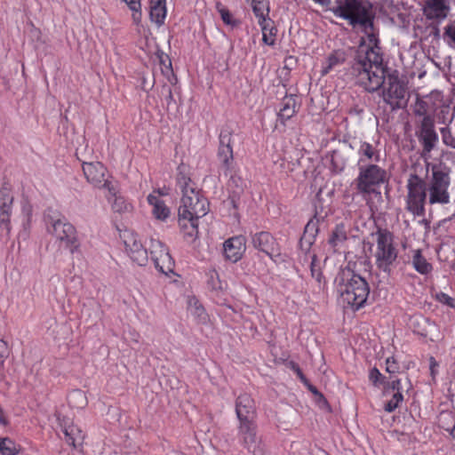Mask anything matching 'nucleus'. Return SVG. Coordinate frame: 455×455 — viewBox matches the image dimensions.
<instances>
[{
  "mask_svg": "<svg viewBox=\"0 0 455 455\" xmlns=\"http://www.w3.org/2000/svg\"><path fill=\"white\" fill-rule=\"evenodd\" d=\"M207 283L208 286L216 291H223L226 287V284L220 280L219 274L214 270L210 272Z\"/></svg>",
  "mask_w": 455,
  "mask_h": 455,
  "instance_id": "ea45409f",
  "label": "nucleus"
},
{
  "mask_svg": "<svg viewBox=\"0 0 455 455\" xmlns=\"http://www.w3.org/2000/svg\"><path fill=\"white\" fill-rule=\"evenodd\" d=\"M188 310L198 323H205L207 322L208 315L196 297H189L188 299Z\"/></svg>",
  "mask_w": 455,
  "mask_h": 455,
  "instance_id": "c85d7f7f",
  "label": "nucleus"
},
{
  "mask_svg": "<svg viewBox=\"0 0 455 455\" xmlns=\"http://www.w3.org/2000/svg\"><path fill=\"white\" fill-rule=\"evenodd\" d=\"M132 12V20L138 24L141 20V4L140 0H123Z\"/></svg>",
  "mask_w": 455,
  "mask_h": 455,
  "instance_id": "4c0bfd02",
  "label": "nucleus"
},
{
  "mask_svg": "<svg viewBox=\"0 0 455 455\" xmlns=\"http://www.w3.org/2000/svg\"><path fill=\"white\" fill-rule=\"evenodd\" d=\"M293 369L294 371H296L297 375L299 376V378L304 382V383H307V379L305 378V376L303 375L302 371H300V369L298 367V366H293Z\"/></svg>",
  "mask_w": 455,
  "mask_h": 455,
  "instance_id": "5fc2aeb1",
  "label": "nucleus"
},
{
  "mask_svg": "<svg viewBox=\"0 0 455 455\" xmlns=\"http://www.w3.org/2000/svg\"><path fill=\"white\" fill-rule=\"evenodd\" d=\"M161 196L160 190H154L148 196L147 199L152 206L153 216L158 220L165 221L171 215V210L161 198Z\"/></svg>",
  "mask_w": 455,
  "mask_h": 455,
  "instance_id": "f3484780",
  "label": "nucleus"
},
{
  "mask_svg": "<svg viewBox=\"0 0 455 455\" xmlns=\"http://www.w3.org/2000/svg\"><path fill=\"white\" fill-rule=\"evenodd\" d=\"M84 174L89 183L96 188H108L107 170L100 162L83 161Z\"/></svg>",
  "mask_w": 455,
  "mask_h": 455,
  "instance_id": "ddd939ff",
  "label": "nucleus"
},
{
  "mask_svg": "<svg viewBox=\"0 0 455 455\" xmlns=\"http://www.w3.org/2000/svg\"><path fill=\"white\" fill-rule=\"evenodd\" d=\"M359 154L361 156V160H369V161H379V152L375 149V148L370 143L363 142L361 144L359 148Z\"/></svg>",
  "mask_w": 455,
  "mask_h": 455,
  "instance_id": "f704fd0d",
  "label": "nucleus"
},
{
  "mask_svg": "<svg viewBox=\"0 0 455 455\" xmlns=\"http://www.w3.org/2000/svg\"><path fill=\"white\" fill-rule=\"evenodd\" d=\"M412 265L414 268L420 274H427L431 271L432 266L421 255L419 251H416L412 257Z\"/></svg>",
  "mask_w": 455,
  "mask_h": 455,
  "instance_id": "72a5a7b5",
  "label": "nucleus"
},
{
  "mask_svg": "<svg viewBox=\"0 0 455 455\" xmlns=\"http://www.w3.org/2000/svg\"><path fill=\"white\" fill-rule=\"evenodd\" d=\"M124 243L131 259L140 266L146 265L148 262V252L138 235L132 233L124 234Z\"/></svg>",
  "mask_w": 455,
  "mask_h": 455,
  "instance_id": "4468645a",
  "label": "nucleus"
},
{
  "mask_svg": "<svg viewBox=\"0 0 455 455\" xmlns=\"http://www.w3.org/2000/svg\"><path fill=\"white\" fill-rule=\"evenodd\" d=\"M438 425L455 438V414L451 411H442L438 416Z\"/></svg>",
  "mask_w": 455,
  "mask_h": 455,
  "instance_id": "c756f323",
  "label": "nucleus"
},
{
  "mask_svg": "<svg viewBox=\"0 0 455 455\" xmlns=\"http://www.w3.org/2000/svg\"><path fill=\"white\" fill-rule=\"evenodd\" d=\"M442 135V140L444 145L455 149V136H453L452 132L449 128H441L440 130Z\"/></svg>",
  "mask_w": 455,
  "mask_h": 455,
  "instance_id": "79ce46f5",
  "label": "nucleus"
},
{
  "mask_svg": "<svg viewBox=\"0 0 455 455\" xmlns=\"http://www.w3.org/2000/svg\"><path fill=\"white\" fill-rule=\"evenodd\" d=\"M370 379L374 384L377 385L379 382L382 381V375L377 368H373L370 372Z\"/></svg>",
  "mask_w": 455,
  "mask_h": 455,
  "instance_id": "8fccbe9b",
  "label": "nucleus"
},
{
  "mask_svg": "<svg viewBox=\"0 0 455 455\" xmlns=\"http://www.w3.org/2000/svg\"><path fill=\"white\" fill-rule=\"evenodd\" d=\"M163 92L166 93L165 100L167 105H170L173 101L172 92L169 86H163Z\"/></svg>",
  "mask_w": 455,
  "mask_h": 455,
  "instance_id": "603ef678",
  "label": "nucleus"
},
{
  "mask_svg": "<svg viewBox=\"0 0 455 455\" xmlns=\"http://www.w3.org/2000/svg\"><path fill=\"white\" fill-rule=\"evenodd\" d=\"M352 69L356 82L365 90L375 92L381 87L384 101L393 109L405 105L406 87L396 75L387 72L377 45H361Z\"/></svg>",
  "mask_w": 455,
  "mask_h": 455,
  "instance_id": "f257e3e1",
  "label": "nucleus"
},
{
  "mask_svg": "<svg viewBox=\"0 0 455 455\" xmlns=\"http://www.w3.org/2000/svg\"><path fill=\"white\" fill-rule=\"evenodd\" d=\"M310 268L312 278L315 279V282L317 283L318 288L320 290L323 289V276L320 270V267H318L315 265V259L312 260Z\"/></svg>",
  "mask_w": 455,
  "mask_h": 455,
  "instance_id": "37998d69",
  "label": "nucleus"
},
{
  "mask_svg": "<svg viewBox=\"0 0 455 455\" xmlns=\"http://www.w3.org/2000/svg\"><path fill=\"white\" fill-rule=\"evenodd\" d=\"M68 403L71 407L84 408L87 404V398L84 392L76 390L69 395Z\"/></svg>",
  "mask_w": 455,
  "mask_h": 455,
  "instance_id": "c9c22d12",
  "label": "nucleus"
},
{
  "mask_svg": "<svg viewBox=\"0 0 455 455\" xmlns=\"http://www.w3.org/2000/svg\"><path fill=\"white\" fill-rule=\"evenodd\" d=\"M417 137L422 145V156L427 157L438 140L432 117L421 119L418 124Z\"/></svg>",
  "mask_w": 455,
  "mask_h": 455,
  "instance_id": "9d476101",
  "label": "nucleus"
},
{
  "mask_svg": "<svg viewBox=\"0 0 455 455\" xmlns=\"http://www.w3.org/2000/svg\"><path fill=\"white\" fill-rule=\"evenodd\" d=\"M317 402L320 407H326L328 405L326 399L323 397L322 394L317 395Z\"/></svg>",
  "mask_w": 455,
  "mask_h": 455,
  "instance_id": "864d4df0",
  "label": "nucleus"
},
{
  "mask_svg": "<svg viewBox=\"0 0 455 455\" xmlns=\"http://www.w3.org/2000/svg\"><path fill=\"white\" fill-rule=\"evenodd\" d=\"M315 232V224L313 220H310L305 228L304 237L306 238L307 235L314 236Z\"/></svg>",
  "mask_w": 455,
  "mask_h": 455,
  "instance_id": "3c124183",
  "label": "nucleus"
},
{
  "mask_svg": "<svg viewBox=\"0 0 455 455\" xmlns=\"http://www.w3.org/2000/svg\"><path fill=\"white\" fill-rule=\"evenodd\" d=\"M407 210L413 215H422L427 199L426 183L418 175H411L407 182Z\"/></svg>",
  "mask_w": 455,
  "mask_h": 455,
  "instance_id": "0eeeda50",
  "label": "nucleus"
},
{
  "mask_svg": "<svg viewBox=\"0 0 455 455\" xmlns=\"http://www.w3.org/2000/svg\"><path fill=\"white\" fill-rule=\"evenodd\" d=\"M178 184L181 189V204L179 212L184 214H194L196 217H204L209 210V204L200 191L197 190L195 183L187 176L180 175L178 178Z\"/></svg>",
  "mask_w": 455,
  "mask_h": 455,
  "instance_id": "7ed1b4c3",
  "label": "nucleus"
},
{
  "mask_svg": "<svg viewBox=\"0 0 455 455\" xmlns=\"http://www.w3.org/2000/svg\"><path fill=\"white\" fill-rule=\"evenodd\" d=\"M313 1L323 5V6H329L331 4V0H313Z\"/></svg>",
  "mask_w": 455,
  "mask_h": 455,
  "instance_id": "4d7b16f0",
  "label": "nucleus"
},
{
  "mask_svg": "<svg viewBox=\"0 0 455 455\" xmlns=\"http://www.w3.org/2000/svg\"><path fill=\"white\" fill-rule=\"evenodd\" d=\"M450 178L439 167L433 166L432 177L427 186V198L430 204H445L450 202L448 188Z\"/></svg>",
  "mask_w": 455,
  "mask_h": 455,
  "instance_id": "423d86ee",
  "label": "nucleus"
},
{
  "mask_svg": "<svg viewBox=\"0 0 455 455\" xmlns=\"http://www.w3.org/2000/svg\"><path fill=\"white\" fill-rule=\"evenodd\" d=\"M235 136V134L229 128H223L220 134L218 156L227 170H229L234 163L233 145Z\"/></svg>",
  "mask_w": 455,
  "mask_h": 455,
  "instance_id": "f8f14e48",
  "label": "nucleus"
},
{
  "mask_svg": "<svg viewBox=\"0 0 455 455\" xmlns=\"http://www.w3.org/2000/svg\"><path fill=\"white\" fill-rule=\"evenodd\" d=\"M293 60H294L293 57L290 56V57L286 58L285 63H286V65H291L293 62Z\"/></svg>",
  "mask_w": 455,
  "mask_h": 455,
  "instance_id": "bf43d9fd",
  "label": "nucleus"
},
{
  "mask_svg": "<svg viewBox=\"0 0 455 455\" xmlns=\"http://www.w3.org/2000/svg\"><path fill=\"white\" fill-rule=\"evenodd\" d=\"M48 230L57 240L64 243L71 252L77 249L76 229L70 223L61 220H52Z\"/></svg>",
  "mask_w": 455,
  "mask_h": 455,
  "instance_id": "1a4fd4ad",
  "label": "nucleus"
},
{
  "mask_svg": "<svg viewBox=\"0 0 455 455\" xmlns=\"http://www.w3.org/2000/svg\"><path fill=\"white\" fill-rule=\"evenodd\" d=\"M308 387H309V390H310L314 395H315L316 396L320 394V393L318 392V390H317L315 387H313V386L309 385V386H308Z\"/></svg>",
  "mask_w": 455,
  "mask_h": 455,
  "instance_id": "13d9d810",
  "label": "nucleus"
},
{
  "mask_svg": "<svg viewBox=\"0 0 455 455\" xmlns=\"http://www.w3.org/2000/svg\"><path fill=\"white\" fill-rule=\"evenodd\" d=\"M339 291L344 305L358 309L366 302L370 288L364 278L348 271L347 278L339 284Z\"/></svg>",
  "mask_w": 455,
  "mask_h": 455,
  "instance_id": "39448f33",
  "label": "nucleus"
},
{
  "mask_svg": "<svg viewBox=\"0 0 455 455\" xmlns=\"http://www.w3.org/2000/svg\"><path fill=\"white\" fill-rule=\"evenodd\" d=\"M253 246L269 257L278 253L277 244L274 237L267 232H259L252 237Z\"/></svg>",
  "mask_w": 455,
  "mask_h": 455,
  "instance_id": "412c9836",
  "label": "nucleus"
},
{
  "mask_svg": "<svg viewBox=\"0 0 455 455\" xmlns=\"http://www.w3.org/2000/svg\"><path fill=\"white\" fill-rule=\"evenodd\" d=\"M13 196L9 188L4 187L0 189V225L9 230V221L12 214Z\"/></svg>",
  "mask_w": 455,
  "mask_h": 455,
  "instance_id": "4be33fe9",
  "label": "nucleus"
},
{
  "mask_svg": "<svg viewBox=\"0 0 455 455\" xmlns=\"http://www.w3.org/2000/svg\"><path fill=\"white\" fill-rule=\"evenodd\" d=\"M239 435L244 446L257 455L260 451V438L257 435L256 425L253 421L240 422Z\"/></svg>",
  "mask_w": 455,
  "mask_h": 455,
  "instance_id": "2eb2a0df",
  "label": "nucleus"
},
{
  "mask_svg": "<svg viewBox=\"0 0 455 455\" xmlns=\"http://www.w3.org/2000/svg\"><path fill=\"white\" fill-rule=\"evenodd\" d=\"M403 387L401 386L399 379H395L388 383L385 393L391 395L392 398L385 404V411L387 412L394 411L403 401L402 390Z\"/></svg>",
  "mask_w": 455,
  "mask_h": 455,
  "instance_id": "5701e85b",
  "label": "nucleus"
},
{
  "mask_svg": "<svg viewBox=\"0 0 455 455\" xmlns=\"http://www.w3.org/2000/svg\"><path fill=\"white\" fill-rule=\"evenodd\" d=\"M262 30V40L267 45H273L275 44V33L274 28L271 25V20L259 24Z\"/></svg>",
  "mask_w": 455,
  "mask_h": 455,
  "instance_id": "e433bc0d",
  "label": "nucleus"
},
{
  "mask_svg": "<svg viewBox=\"0 0 455 455\" xmlns=\"http://www.w3.org/2000/svg\"><path fill=\"white\" fill-rule=\"evenodd\" d=\"M413 113L415 116L425 119L426 117H432L427 114V104L426 101L418 99L415 102Z\"/></svg>",
  "mask_w": 455,
  "mask_h": 455,
  "instance_id": "a19ab883",
  "label": "nucleus"
},
{
  "mask_svg": "<svg viewBox=\"0 0 455 455\" xmlns=\"http://www.w3.org/2000/svg\"><path fill=\"white\" fill-rule=\"evenodd\" d=\"M347 239V233L344 224H339L331 231L328 243L334 251H339Z\"/></svg>",
  "mask_w": 455,
  "mask_h": 455,
  "instance_id": "a878e982",
  "label": "nucleus"
},
{
  "mask_svg": "<svg viewBox=\"0 0 455 455\" xmlns=\"http://www.w3.org/2000/svg\"><path fill=\"white\" fill-rule=\"evenodd\" d=\"M9 351L7 344L0 339V365H2L4 360L8 357Z\"/></svg>",
  "mask_w": 455,
  "mask_h": 455,
  "instance_id": "09e8293b",
  "label": "nucleus"
},
{
  "mask_svg": "<svg viewBox=\"0 0 455 455\" xmlns=\"http://www.w3.org/2000/svg\"><path fill=\"white\" fill-rule=\"evenodd\" d=\"M435 297H436V299L438 301H440L441 303L445 304L450 307H454V299H452L449 295H447L443 292H439V293H436Z\"/></svg>",
  "mask_w": 455,
  "mask_h": 455,
  "instance_id": "a18cd8bd",
  "label": "nucleus"
},
{
  "mask_svg": "<svg viewBox=\"0 0 455 455\" xmlns=\"http://www.w3.org/2000/svg\"><path fill=\"white\" fill-rule=\"evenodd\" d=\"M336 17L348 21L355 27L359 25L369 37L371 44L376 45L373 33L371 6L366 0H338L329 9Z\"/></svg>",
  "mask_w": 455,
  "mask_h": 455,
  "instance_id": "f03ea898",
  "label": "nucleus"
},
{
  "mask_svg": "<svg viewBox=\"0 0 455 455\" xmlns=\"http://www.w3.org/2000/svg\"><path fill=\"white\" fill-rule=\"evenodd\" d=\"M387 180V172L379 166L371 164L360 170L356 179L357 189L363 194H370L375 191V187L384 183Z\"/></svg>",
  "mask_w": 455,
  "mask_h": 455,
  "instance_id": "6e6552de",
  "label": "nucleus"
},
{
  "mask_svg": "<svg viewBox=\"0 0 455 455\" xmlns=\"http://www.w3.org/2000/svg\"><path fill=\"white\" fill-rule=\"evenodd\" d=\"M386 371L391 374L396 373L399 371V366L394 358H387L386 361Z\"/></svg>",
  "mask_w": 455,
  "mask_h": 455,
  "instance_id": "49530a36",
  "label": "nucleus"
},
{
  "mask_svg": "<svg viewBox=\"0 0 455 455\" xmlns=\"http://www.w3.org/2000/svg\"><path fill=\"white\" fill-rule=\"evenodd\" d=\"M150 254L156 267L163 274L172 273L174 261L172 260L168 249L159 240H151Z\"/></svg>",
  "mask_w": 455,
  "mask_h": 455,
  "instance_id": "9b49d317",
  "label": "nucleus"
},
{
  "mask_svg": "<svg viewBox=\"0 0 455 455\" xmlns=\"http://www.w3.org/2000/svg\"><path fill=\"white\" fill-rule=\"evenodd\" d=\"M220 13L224 23L228 25H235V22L232 18V14L226 9H220Z\"/></svg>",
  "mask_w": 455,
  "mask_h": 455,
  "instance_id": "de8ad7c7",
  "label": "nucleus"
},
{
  "mask_svg": "<svg viewBox=\"0 0 455 455\" xmlns=\"http://www.w3.org/2000/svg\"><path fill=\"white\" fill-rule=\"evenodd\" d=\"M65 442L74 449L81 447L84 443V435L80 427L70 423L63 427Z\"/></svg>",
  "mask_w": 455,
  "mask_h": 455,
  "instance_id": "b1692460",
  "label": "nucleus"
},
{
  "mask_svg": "<svg viewBox=\"0 0 455 455\" xmlns=\"http://www.w3.org/2000/svg\"><path fill=\"white\" fill-rule=\"evenodd\" d=\"M194 214H184L179 212V225L185 239L194 241L198 235L197 220Z\"/></svg>",
  "mask_w": 455,
  "mask_h": 455,
  "instance_id": "aec40b11",
  "label": "nucleus"
},
{
  "mask_svg": "<svg viewBox=\"0 0 455 455\" xmlns=\"http://www.w3.org/2000/svg\"><path fill=\"white\" fill-rule=\"evenodd\" d=\"M0 452L2 455H16L18 452L14 443L9 438L0 439Z\"/></svg>",
  "mask_w": 455,
  "mask_h": 455,
  "instance_id": "58836bf2",
  "label": "nucleus"
},
{
  "mask_svg": "<svg viewBox=\"0 0 455 455\" xmlns=\"http://www.w3.org/2000/svg\"><path fill=\"white\" fill-rule=\"evenodd\" d=\"M235 412L240 422L254 420V403L250 395H242L237 398L235 403Z\"/></svg>",
  "mask_w": 455,
  "mask_h": 455,
  "instance_id": "6ab92c4d",
  "label": "nucleus"
},
{
  "mask_svg": "<svg viewBox=\"0 0 455 455\" xmlns=\"http://www.w3.org/2000/svg\"><path fill=\"white\" fill-rule=\"evenodd\" d=\"M451 0H426L423 12L427 19L444 20L451 10Z\"/></svg>",
  "mask_w": 455,
  "mask_h": 455,
  "instance_id": "dca6fc26",
  "label": "nucleus"
},
{
  "mask_svg": "<svg viewBox=\"0 0 455 455\" xmlns=\"http://www.w3.org/2000/svg\"><path fill=\"white\" fill-rule=\"evenodd\" d=\"M443 36L450 39V44H455V20L444 28Z\"/></svg>",
  "mask_w": 455,
  "mask_h": 455,
  "instance_id": "c03bdc74",
  "label": "nucleus"
},
{
  "mask_svg": "<svg viewBox=\"0 0 455 455\" xmlns=\"http://www.w3.org/2000/svg\"><path fill=\"white\" fill-rule=\"evenodd\" d=\"M238 180H239V179H238V178H235V177H231V180H230V182H231L232 184H235V185L238 188V191H236L237 193H239L240 191H242V190H243V186H240V187L238 186V182H237V181H238Z\"/></svg>",
  "mask_w": 455,
  "mask_h": 455,
  "instance_id": "6e6d98bb",
  "label": "nucleus"
},
{
  "mask_svg": "<svg viewBox=\"0 0 455 455\" xmlns=\"http://www.w3.org/2000/svg\"><path fill=\"white\" fill-rule=\"evenodd\" d=\"M347 59L346 52L343 50L333 51L326 59L323 64L321 70L322 76L327 75L331 70L342 65Z\"/></svg>",
  "mask_w": 455,
  "mask_h": 455,
  "instance_id": "bb28decb",
  "label": "nucleus"
},
{
  "mask_svg": "<svg viewBox=\"0 0 455 455\" xmlns=\"http://www.w3.org/2000/svg\"><path fill=\"white\" fill-rule=\"evenodd\" d=\"M347 155L348 152L347 150L337 149L333 151L331 164L335 172H339L344 170L347 163Z\"/></svg>",
  "mask_w": 455,
  "mask_h": 455,
  "instance_id": "2f4dec72",
  "label": "nucleus"
},
{
  "mask_svg": "<svg viewBox=\"0 0 455 455\" xmlns=\"http://www.w3.org/2000/svg\"><path fill=\"white\" fill-rule=\"evenodd\" d=\"M24 210H25V211H27V213H28V214H30V212H31V209H30V207H29V206H28V207H24Z\"/></svg>",
  "mask_w": 455,
  "mask_h": 455,
  "instance_id": "052dcab7",
  "label": "nucleus"
},
{
  "mask_svg": "<svg viewBox=\"0 0 455 455\" xmlns=\"http://www.w3.org/2000/svg\"><path fill=\"white\" fill-rule=\"evenodd\" d=\"M245 251V238L243 236H235L229 238L224 243V255L227 259L236 262Z\"/></svg>",
  "mask_w": 455,
  "mask_h": 455,
  "instance_id": "a211bd4d",
  "label": "nucleus"
},
{
  "mask_svg": "<svg viewBox=\"0 0 455 455\" xmlns=\"http://www.w3.org/2000/svg\"><path fill=\"white\" fill-rule=\"evenodd\" d=\"M149 14L151 20L157 26L164 24L166 17L165 0H151Z\"/></svg>",
  "mask_w": 455,
  "mask_h": 455,
  "instance_id": "cd10ccee",
  "label": "nucleus"
},
{
  "mask_svg": "<svg viewBox=\"0 0 455 455\" xmlns=\"http://www.w3.org/2000/svg\"><path fill=\"white\" fill-rule=\"evenodd\" d=\"M375 239L372 250L377 267L389 273L398 256V249L394 241V235L387 229H379L373 234Z\"/></svg>",
  "mask_w": 455,
  "mask_h": 455,
  "instance_id": "20e7f679",
  "label": "nucleus"
},
{
  "mask_svg": "<svg viewBox=\"0 0 455 455\" xmlns=\"http://www.w3.org/2000/svg\"><path fill=\"white\" fill-rule=\"evenodd\" d=\"M110 196L108 201L111 204V207L116 212H124L129 210V204L125 202L124 198L121 196H117L114 189L108 186V188Z\"/></svg>",
  "mask_w": 455,
  "mask_h": 455,
  "instance_id": "7c9ffc66",
  "label": "nucleus"
},
{
  "mask_svg": "<svg viewBox=\"0 0 455 455\" xmlns=\"http://www.w3.org/2000/svg\"><path fill=\"white\" fill-rule=\"evenodd\" d=\"M299 108L296 98L293 95L286 96L283 99L278 117L283 124L291 118Z\"/></svg>",
  "mask_w": 455,
  "mask_h": 455,
  "instance_id": "393cba45",
  "label": "nucleus"
},
{
  "mask_svg": "<svg viewBox=\"0 0 455 455\" xmlns=\"http://www.w3.org/2000/svg\"><path fill=\"white\" fill-rule=\"evenodd\" d=\"M157 58L159 59L162 73L168 78L171 84H174L176 82V78L173 76L171 60L163 52L158 53Z\"/></svg>",
  "mask_w": 455,
  "mask_h": 455,
  "instance_id": "473e14b6",
  "label": "nucleus"
}]
</instances>
